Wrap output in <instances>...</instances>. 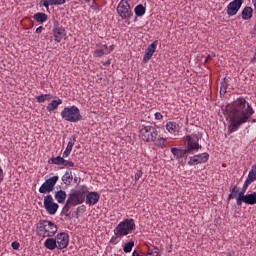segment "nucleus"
Listing matches in <instances>:
<instances>
[{"instance_id":"f257e3e1","label":"nucleus","mask_w":256,"mask_h":256,"mask_svg":"<svg viewBox=\"0 0 256 256\" xmlns=\"http://www.w3.org/2000/svg\"><path fill=\"white\" fill-rule=\"evenodd\" d=\"M255 115L253 106L249 104L245 97H238L232 104V116L228 126V133L239 131V127L247 123Z\"/></svg>"},{"instance_id":"f03ea898","label":"nucleus","mask_w":256,"mask_h":256,"mask_svg":"<svg viewBox=\"0 0 256 256\" xmlns=\"http://www.w3.org/2000/svg\"><path fill=\"white\" fill-rule=\"evenodd\" d=\"M75 143H77V135H72L69 138L67 147L63 152L62 157L57 156V157L51 158V162L53 163V165H63L64 167H75V163L73 161L65 160L67 159V157L71 155V151H73V146L75 145Z\"/></svg>"},{"instance_id":"7ed1b4c3","label":"nucleus","mask_w":256,"mask_h":256,"mask_svg":"<svg viewBox=\"0 0 256 256\" xmlns=\"http://www.w3.org/2000/svg\"><path fill=\"white\" fill-rule=\"evenodd\" d=\"M134 229L135 220L133 218L121 221L114 229V236H112L111 241L113 242L115 239H121V237L129 235Z\"/></svg>"},{"instance_id":"20e7f679","label":"nucleus","mask_w":256,"mask_h":256,"mask_svg":"<svg viewBox=\"0 0 256 256\" xmlns=\"http://www.w3.org/2000/svg\"><path fill=\"white\" fill-rule=\"evenodd\" d=\"M36 231L39 237H53L57 233L58 228L54 222L49 220H40L37 223Z\"/></svg>"},{"instance_id":"39448f33","label":"nucleus","mask_w":256,"mask_h":256,"mask_svg":"<svg viewBox=\"0 0 256 256\" xmlns=\"http://www.w3.org/2000/svg\"><path fill=\"white\" fill-rule=\"evenodd\" d=\"M89 193V188L85 185L80 186L79 190H71L66 200L72 207H77L85 201V195Z\"/></svg>"},{"instance_id":"423d86ee","label":"nucleus","mask_w":256,"mask_h":256,"mask_svg":"<svg viewBox=\"0 0 256 256\" xmlns=\"http://www.w3.org/2000/svg\"><path fill=\"white\" fill-rule=\"evenodd\" d=\"M60 115L64 121H68L69 123H77L78 121L83 120L81 111L75 105L65 107Z\"/></svg>"},{"instance_id":"0eeeda50","label":"nucleus","mask_w":256,"mask_h":256,"mask_svg":"<svg viewBox=\"0 0 256 256\" xmlns=\"http://www.w3.org/2000/svg\"><path fill=\"white\" fill-rule=\"evenodd\" d=\"M158 136L159 131H157V127L155 126H144L142 129H140V139L146 143L155 141L156 137Z\"/></svg>"},{"instance_id":"6e6552de","label":"nucleus","mask_w":256,"mask_h":256,"mask_svg":"<svg viewBox=\"0 0 256 256\" xmlns=\"http://www.w3.org/2000/svg\"><path fill=\"white\" fill-rule=\"evenodd\" d=\"M116 11L122 20L131 19V17H133V10L131 9V5H129V0H121Z\"/></svg>"},{"instance_id":"1a4fd4ad","label":"nucleus","mask_w":256,"mask_h":256,"mask_svg":"<svg viewBox=\"0 0 256 256\" xmlns=\"http://www.w3.org/2000/svg\"><path fill=\"white\" fill-rule=\"evenodd\" d=\"M184 140L186 141L187 150L190 152V155H193L196 151L201 149V145H199V136L197 134H191L184 136Z\"/></svg>"},{"instance_id":"9d476101","label":"nucleus","mask_w":256,"mask_h":256,"mask_svg":"<svg viewBox=\"0 0 256 256\" xmlns=\"http://www.w3.org/2000/svg\"><path fill=\"white\" fill-rule=\"evenodd\" d=\"M53 35H54V41L56 43H61L65 37H67V30L61 24H59V21L54 20L53 22V29H52Z\"/></svg>"},{"instance_id":"9b49d317","label":"nucleus","mask_w":256,"mask_h":256,"mask_svg":"<svg viewBox=\"0 0 256 256\" xmlns=\"http://www.w3.org/2000/svg\"><path fill=\"white\" fill-rule=\"evenodd\" d=\"M57 181H59V176H53L47 179L39 188V193L45 195V193H51L55 189V185H57Z\"/></svg>"},{"instance_id":"f8f14e48","label":"nucleus","mask_w":256,"mask_h":256,"mask_svg":"<svg viewBox=\"0 0 256 256\" xmlns=\"http://www.w3.org/2000/svg\"><path fill=\"white\" fill-rule=\"evenodd\" d=\"M44 208L49 215H55L59 209V204L55 203L50 194L44 197Z\"/></svg>"},{"instance_id":"ddd939ff","label":"nucleus","mask_w":256,"mask_h":256,"mask_svg":"<svg viewBox=\"0 0 256 256\" xmlns=\"http://www.w3.org/2000/svg\"><path fill=\"white\" fill-rule=\"evenodd\" d=\"M209 161V153L204 152L198 155H194L189 158L188 165L193 167L195 165H201V163H207Z\"/></svg>"},{"instance_id":"4468645a","label":"nucleus","mask_w":256,"mask_h":256,"mask_svg":"<svg viewBox=\"0 0 256 256\" xmlns=\"http://www.w3.org/2000/svg\"><path fill=\"white\" fill-rule=\"evenodd\" d=\"M57 249H67L69 246V234L62 232L55 237Z\"/></svg>"},{"instance_id":"2eb2a0df","label":"nucleus","mask_w":256,"mask_h":256,"mask_svg":"<svg viewBox=\"0 0 256 256\" xmlns=\"http://www.w3.org/2000/svg\"><path fill=\"white\" fill-rule=\"evenodd\" d=\"M245 0H233L227 6V15L229 17H233L236 13H239V9H241V5Z\"/></svg>"},{"instance_id":"dca6fc26","label":"nucleus","mask_w":256,"mask_h":256,"mask_svg":"<svg viewBox=\"0 0 256 256\" xmlns=\"http://www.w3.org/2000/svg\"><path fill=\"white\" fill-rule=\"evenodd\" d=\"M243 203L246 205H256V192L246 194L245 196H242L240 199L236 200V205H238V207H241Z\"/></svg>"},{"instance_id":"f3484780","label":"nucleus","mask_w":256,"mask_h":256,"mask_svg":"<svg viewBox=\"0 0 256 256\" xmlns=\"http://www.w3.org/2000/svg\"><path fill=\"white\" fill-rule=\"evenodd\" d=\"M157 45H159V41L155 40L147 47L143 56V63H148L151 60V57L157 51Z\"/></svg>"},{"instance_id":"a211bd4d","label":"nucleus","mask_w":256,"mask_h":256,"mask_svg":"<svg viewBox=\"0 0 256 256\" xmlns=\"http://www.w3.org/2000/svg\"><path fill=\"white\" fill-rule=\"evenodd\" d=\"M113 45L107 46L105 44L98 45L94 51V57H103V55H109L113 51Z\"/></svg>"},{"instance_id":"6ab92c4d","label":"nucleus","mask_w":256,"mask_h":256,"mask_svg":"<svg viewBox=\"0 0 256 256\" xmlns=\"http://www.w3.org/2000/svg\"><path fill=\"white\" fill-rule=\"evenodd\" d=\"M171 153L174 155V158L179 161V159H183V157H188L190 154L189 150L179 149V148H171Z\"/></svg>"},{"instance_id":"aec40b11","label":"nucleus","mask_w":256,"mask_h":256,"mask_svg":"<svg viewBox=\"0 0 256 256\" xmlns=\"http://www.w3.org/2000/svg\"><path fill=\"white\" fill-rule=\"evenodd\" d=\"M99 199H101V196H99V193L89 192L86 195V205H97V203H99Z\"/></svg>"},{"instance_id":"412c9836","label":"nucleus","mask_w":256,"mask_h":256,"mask_svg":"<svg viewBox=\"0 0 256 256\" xmlns=\"http://www.w3.org/2000/svg\"><path fill=\"white\" fill-rule=\"evenodd\" d=\"M132 256H161V254H159V248L154 247L153 250H149L147 253H143L139 250H134L132 252Z\"/></svg>"},{"instance_id":"4be33fe9","label":"nucleus","mask_w":256,"mask_h":256,"mask_svg":"<svg viewBox=\"0 0 256 256\" xmlns=\"http://www.w3.org/2000/svg\"><path fill=\"white\" fill-rule=\"evenodd\" d=\"M179 129H181V127L179 124H177V122L170 121L166 123V131H168V133L171 135H177V133H179Z\"/></svg>"},{"instance_id":"5701e85b","label":"nucleus","mask_w":256,"mask_h":256,"mask_svg":"<svg viewBox=\"0 0 256 256\" xmlns=\"http://www.w3.org/2000/svg\"><path fill=\"white\" fill-rule=\"evenodd\" d=\"M44 247L49 251H55L57 249V240L55 238H48L44 242Z\"/></svg>"},{"instance_id":"b1692460","label":"nucleus","mask_w":256,"mask_h":256,"mask_svg":"<svg viewBox=\"0 0 256 256\" xmlns=\"http://www.w3.org/2000/svg\"><path fill=\"white\" fill-rule=\"evenodd\" d=\"M62 182L64 185H71V183H73V172L71 170H68L64 173L62 176Z\"/></svg>"},{"instance_id":"393cba45","label":"nucleus","mask_w":256,"mask_h":256,"mask_svg":"<svg viewBox=\"0 0 256 256\" xmlns=\"http://www.w3.org/2000/svg\"><path fill=\"white\" fill-rule=\"evenodd\" d=\"M251 17H253V8L246 6L242 10V19L244 21H249V19H251Z\"/></svg>"},{"instance_id":"a878e982","label":"nucleus","mask_w":256,"mask_h":256,"mask_svg":"<svg viewBox=\"0 0 256 256\" xmlns=\"http://www.w3.org/2000/svg\"><path fill=\"white\" fill-rule=\"evenodd\" d=\"M33 19L36 21V23H45L47 19H49V16L43 12H37L34 14Z\"/></svg>"},{"instance_id":"bb28decb","label":"nucleus","mask_w":256,"mask_h":256,"mask_svg":"<svg viewBox=\"0 0 256 256\" xmlns=\"http://www.w3.org/2000/svg\"><path fill=\"white\" fill-rule=\"evenodd\" d=\"M63 103L62 99H58V100H53L51 103H49L46 107L47 111H49V113L55 111V109H57V107H59V105H61Z\"/></svg>"},{"instance_id":"cd10ccee","label":"nucleus","mask_w":256,"mask_h":256,"mask_svg":"<svg viewBox=\"0 0 256 256\" xmlns=\"http://www.w3.org/2000/svg\"><path fill=\"white\" fill-rule=\"evenodd\" d=\"M246 181H248L249 183H255V181H256V164H254L252 166L251 170L249 171Z\"/></svg>"},{"instance_id":"c85d7f7f","label":"nucleus","mask_w":256,"mask_h":256,"mask_svg":"<svg viewBox=\"0 0 256 256\" xmlns=\"http://www.w3.org/2000/svg\"><path fill=\"white\" fill-rule=\"evenodd\" d=\"M55 199L57 203H65V199H67V192H65L64 190L56 192Z\"/></svg>"},{"instance_id":"c756f323","label":"nucleus","mask_w":256,"mask_h":256,"mask_svg":"<svg viewBox=\"0 0 256 256\" xmlns=\"http://www.w3.org/2000/svg\"><path fill=\"white\" fill-rule=\"evenodd\" d=\"M146 11H147V9L142 4H139L134 8V13H135L136 17H143V15H145Z\"/></svg>"},{"instance_id":"7c9ffc66","label":"nucleus","mask_w":256,"mask_h":256,"mask_svg":"<svg viewBox=\"0 0 256 256\" xmlns=\"http://www.w3.org/2000/svg\"><path fill=\"white\" fill-rule=\"evenodd\" d=\"M50 99H53L52 94H41L36 96V101L38 103H45V101H50Z\"/></svg>"},{"instance_id":"2f4dec72","label":"nucleus","mask_w":256,"mask_h":256,"mask_svg":"<svg viewBox=\"0 0 256 256\" xmlns=\"http://www.w3.org/2000/svg\"><path fill=\"white\" fill-rule=\"evenodd\" d=\"M251 185V182L245 180L242 191L238 193L237 199H242V197H245V194L247 193V189H249V186Z\"/></svg>"},{"instance_id":"473e14b6","label":"nucleus","mask_w":256,"mask_h":256,"mask_svg":"<svg viewBox=\"0 0 256 256\" xmlns=\"http://www.w3.org/2000/svg\"><path fill=\"white\" fill-rule=\"evenodd\" d=\"M239 187L237 186H234L231 190H230V194L228 195V199L231 200V199H236L237 201V197H239Z\"/></svg>"},{"instance_id":"72a5a7b5","label":"nucleus","mask_w":256,"mask_h":256,"mask_svg":"<svg viewBox=\"0 0 256 256\" xmlns=\"http://www.w3.org/2000/svg\"><path fill=\"white\" fill-rule=\"evenodd\" d=\"M152 143H154L156 147H160L161 149H163V147H165V143H167V139L156 137L155 140H152Z\"/></svg>"},{"instance_id":"f704fd0d","label":"nucleus","mask_w":256,"mask_h":256,"mask_svg":"<svg viewBox=\"0 0 256 256\" xmlns=\"http://www.w3.org/2000/svg\"><path fill=\"white\" fill-rule=\"evenodd\" d=\"M227 87H229V82L224 78L220 82V95H225V93H227Z\"/></svg>"},{"instance_id":"c9c22d12","label":"nucleus","mask_w":256,"mask_h":256,"mask_svg":"<svg viewBox=\"0 0 256 256\" xmlns=\"http://www.w3.org/2000/svg\"><path fill=\"white\" fill-rule=\"evenodd\" d=\"M133 247H135V241L130 240L128 243H126L123 247L124 253H131L133 251Z\"/></svg>"},{"instance_id":"e433bc0d","label":"nucleus","mask_w":256,"mask_h":256,"mask_svg":"<svg viewBox=\"0 0 256 256\" xmlns=\"http://www.w3.org/2000/svg\"><path fill=\"white\" fill-rule=\"evenodd\" d=\"M40 5L45 7V9H49V7L56 5L55 0H41Z\"/></svg>"},{"instance_id":"4c0bfd02","label":"nucleus","mask_w":256,"mask_h":256,"mask_svg":"<svg viewBox=\"0 0 256 256\" xmlns=\"http://www.w3.org/2000/svg\"><path fill=\"white\" fill-rule=\"evenodd\" d=\"M73 207L69 202L66 201L65 205L62 208L61 215H65L66 213H69V210Z\"/></svg>"},{"instance_id":"58836bf2","label":"nucleus","mask_w":256,"mask_h":256,"mask_svg":"<svg viewBox=\"0 0 256 256\" xmlns=\"http://www.w3.org/2000/svg\"><path fill=\"white\" fill-rule=\"evenodd\" d=\"M142 177H143V171L137 170L134 176L135 181H139Z\"/></svg>"},{"instance_id":"ea45409f","label":"nucleus","mask_w":256,"mask_h":256,"mask_svg":"<svg viewBox=\"0 0 256 256\" xmlns=\"http://www.w3.org/2000/svg\"><path fill=\"white\" fill-rule=\"evenodd\" d=\"M11 247H12V249H14V251H17L19 249V247H21V244H19V242L15 241V242H12Z\"/></svg>"},{"instance_id":"a19ab883","label":"nucleus","mask_w":256,"mask_h":256,"mask_svg":"<svg viewBox=\"0 0 256 256\" xmlns=\"http://www.w3.org/2000/svg\"><path fill=\"white\" fill-rule=\"evenodd\" d=\"M215 57V54L212 53V54H208L204 60V63H207V61H211L212 59H214Z\"/></svg>"},{"instance_id":"79ce46f5","label":"nucleus","mask_w":256,"mask_h":256,"mask_svg":"<svg viewBox=\"0 0 256 256\" xmlns=\"http://www.w3.org/2000/svg\"><path fill=\"white\" fill-rule=\"evenodd\" d=\"M76 213H85V206H79L76 208Z\"/></svg>"},{"instance_id":"37998d69","label":"nucleus","mask_w":256,"mask_h":256,"mask_svg":"<svg viewBox=\"0 0 256 256\" xmlns=\"http://www.w3.org/2000/svg\"><path fill=\"white\" fill-rule=\"evenodd\" d=\"M155 119H156L157 121L163 119V114H161V112H156V113H155Z\"/></svg>"},{"instance_id":"c03bdc74","label":"nucleus","mask_w":256,"mask_h":256,"mask_svg":"<svg viewBox=\"0 0 256 256\" xmlns=\"http://www.w3.org/2000/svg\"><path fill=\"white\" fill-rule=\"evenodd\" d=\"M67 0H55L56 5H65Z\"/></svg>"},{"instance_id":"a18cd8bd","label":"nucleus","mask_w":256,"mask_h":256,"mask_svg":"<svg viewBox=\"0 0 256 256\" xmlns=\"http://www.w3.org/2000/svg\"><path fill=\"white\" fill-rule=\"evenodd\" d=\"M44 29H45V28H44L43 26L38 27V28L36 29L37 35H40V33H43Z\"/></svg>"},{"instance_id":"49530a36","label":"nucleus","mask_w":256,"mask_h":256,"mask_svg":"<svg viewBox=\"0 0 256 256\" xmlns=\"http://www.w3.org/2000/svg\"><path fill=\"white\" fill-rule=\"evenodd\" d=\"M65 215V219H67L68 221H71V219H73V216H71V212H68Z\"/></svg>"},{"instance_id":"de8ad7c7","label":"nucleus","mask_w":256,"mask_h":256,"mask_svg":"<svg viewBox=\"0 0 256 256\" xmlns=\"http://www.w3.org/2000/svg\"><path fill=\"white\" fill-rule=\"evenodd\" d=\"M79 213H80V212H77V210H75V211L72 213V217H75L76 219H79Z\"/></svg>"},{"instance_id":"09e8293b","label":"nucleus","mask_w":256,"mask_h":256,"mask_svg":"<svg viewBox=\"0 0 256 256\" xmlns=\"http://www.w3.org/2000/svg\"><path fill=\"white\" fill-rule=\"evenodd\" d=\"M109 65H111V60H107V61L104 62V64H103L104 67H109Z\"/></svg>"},{"instance_id":"8fccbe9b","label":"nucleus","mask_w":256,"mask_h":256,"mask_svg":"<svg viewBox=\"0 0 256 256\" xmlns=\"http://www.w3.org/2000/svg\"><path fill=\"white\" fill-rule=\"evenodd\" d=\"M226 256H235V252H227Z\"/></svg>"},{"instance_id":"3c124183","label":"nucleus","mask_w":256,"mask_h":256,"mask_svg":"<svg viewBox=\"0 0 256 256\" xmlns=\"http://www.w3.org/2000/svg\"><path fill=\"white\" fill-rule=\"evenodd\" d=\"M252 63H256V57H252L251 60H250Z\"/></svg>"},{"instance_id":"603ef678","label":"nucleus","mask_w":256,"mask_h":256,"mask_svg":"<svg viewBox=\"0 0 256 256\" xmlns=\"http://www.w3.org/2000/svg\"><path fill=\"white\" fill-rule=\"evenodd\" d=\"M86 3H91V0H84Z\"/></svg>"},{"instance_id":"864d4df0","label":"nucleus","mask_w":256,"mask_h":256,"mask_svg":"<svg viewBox=\"0 0 256 256\" xmlns=\"http://www.w3.org/2000/svg\"><path fill=\"white\" fill-rule=\"evenodd\" d=\"M75 183H77V178H74Z\"/></svg>"},{"instance_id":"5fc2aeb1","label":"nucleus","mask_w":256,"mask_h":256,"mask_svg":"<svg viewBox=\"0 0 256 256\" xmlns=\"http://www.w3.org/2000/svg\"><path fill=\"white\" fill-rule=\"evenodd\" d=\"M252 123H255V120H253Z\"/></svg>"},{"instance_id":"6e6d98bb","label":"nucleus","mask_w":256,"mask_h":256,"mask_svg":"<svg viewBox=\"0 0 256 256\" xmlns=\"http://www.w3.org/2000/svg\"><path fill=\"white\" fill-rule=\"evenodd\" d=\"M255 55H256V52H255Z\"/></svg>"}]
</instances>
